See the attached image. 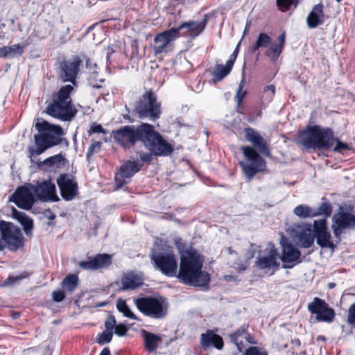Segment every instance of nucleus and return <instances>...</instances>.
<instances>
[{
    "mask_svg": "<svg viewBox=\"0 0 355 355\" xmlns=\"http://www.w3.org/2000/svg\"><path fill=\"white\" fill-rule=\"evenodd\" d=\"M249 324H244L234 332L229 334L230 341L234 343L241 352L247 343L254 345L257 341L248 331Z\"/></svg>",
    "mask_w": 355,
    "mask_h": 355,
    "instance_id": "obj_22",
    "label": "nucleus"
},
{
    "mask_svg": "<svg viewBox=\"0 0 355 355\" xmlns=\"http://www.w3.org/2000/svg\"><path fill=\"white\" fill-rule=\"evenodd\" d=\"M313 232L318 245L332 250L335 248L336 245L331 241V235L328 230L326 219L315 220L313 225Z\"/></svg>",
    "mask_w": 355,
    "mask_h": 355,
    "instance_id": "obj_18",
    "label": "nucleus"
},
{
    "mask_svg": "<svg viewBox=\"0 0 355 355\" xmlns=\"http://www.w3.org/2000/svg\"><path fill=\"white\" fill-rule=\"evenodd\" d=\"M275 94V87L273 85H266L263 88V94H262V101L263 104L265 103H269L271 102Z\"/></svg>",
    "mask_w": 355,
    "mask_h": 355,
    "instance_id": "obj_41",
    "label": "nucleus"
},
{
    "mask_svg": "<svg viewBox=\"0 0 355 355\" xmlns=\"http://www.w3.org/2000/svg\"><path fill=\"white\" fill-rule=\"evenodd\" d=\"M239 48H240V42H239V44L236 45L235 49L234 50L232 53L230 55L229 59L227 61V62H231V65H232V66H234V64L236 59L238 56Z\"/></svg>",
    "mask_w": 355,
    "mask_h": 355,
    "instance_id": "obj_52",
    "label": "nucleus"
},
{
    "mask_svg": "<svg viewBox=\"0 0 355 355\" xmlns=\"http://www.w3.org/2000/svg\"><path fill=\"white\" fill-rule=\"evenodd\" d=\"M13 216L23 226L24 230L28 234L33 228V221L25 213L13 209Z\"/></svg>",
    "mask_w": 355,
    "mask_h": 355,
    "instance_id": "obj_33",
    "label": "nucleus"
},
{
    "mask_svg": "<svg viewBox=\"0 0 355 355\" xmlns=\"http://www.w3.org/2000/svg\"><path fill=\"white\" fill-rule=\"evenodd\" d=\"M111 264L112 255L103 253L89 257L87 261H80L78 266L85 270H97L108 268Z\"/></svg>",
    "mask_w": 355,
    "mask_h": 355,
    "instance_id": "obj_23",
    "label": "nucleus"
},
{
    "mask_svg": "<svg viewBox=\"0 0 355 355\" xmlns=\"http://www.w3.org/2000/svg\"><path fill=\"white\" fill-rule=\"evenodd\" d=\"M114 141L125 149L133 148L140 142L148 152L138 151L140 161L148 165L153 162V157L170 156L174 148L155 129L154 125L141 123L137 126L127 125L112 132Z\"/></svg>",
    "mask_w": 355,
    "mask_h": 355,
    "instance_id": "obj_1",
    "label": "nucleus"
},
{
    "mask_svg": "<svg viewBox=\"0 0 355 355\" xmlns=\"http://www.w3.org/2000/svg\"><path fill=\"white\" fill-rule=\"evenodd\" d=\"M347 322L349 324H355V303L352 304L349 308Z\"/></svg>",
    "mask_w": 355,
    "mask_h": 355,
    "instance_id": "obj_51",
    "label": "nucleus"
},
{
    "mask_svg": "<svg viewBox=\"0 0 355 355\" xmlns=\"http://www.w3.org/2000/svg\"><path fill=\"white\" fill-rule=\"evenodd\" d=\"M99 355H111L110 349L108 347H104Z\"/></svg>",
    "mask_w": 355,
    "mask_h": 355,
    "instance_id": "obj_56",
    "label": "nucleus"
},
{
    "mask_svg": "<svg viewBox=\"0 0 355 355\" xmlns=\"http://www.w3.org/2000/svg\"><path fill=\"white\" fill-rule=\"evenodd\" d=\"M293 3V0H277V6L282 12L288 10Z\"/></svg>",
    "mask_w": 355,
    "mask_h": 355,
    "instance_id": "obj_47",
    "label": "nucleus"
},
{
    "mask_svg": "<svg viewBox=\"0 0 355 355\" xmlns=\"http://www.w3.org/2000/svg\"><path fill=\"white\" fill-rule=\"evenodd\" d=\"M61 197L66 201L72 200L78 194L76 178L69 173H62L57 178Z\"/></svg>",
    "mask_w": 355,
    "mask_h": 355,
    "instance_id": "obj_16",
    "label": "nucleus"
},
{
    "mask_svg": "<svg viewBox=\"0 0 355 355\" xmlns=\"http://www.w3.org/2000/svg\"><path fill=\"white\" fill-rule=\"evenodd\" d=\"M298 241L300 243L301 247L304 248H310L314 243V233L312 234L311 227L302 230L297 234Z\"/></svg>",
    "mask_w": 355,
    "mask_h": 355,
    "instance_id": "obj_32",
    "label": "nucleus"
},
{
    "mask_svg": "<svg viewBox=\"0 0 355 355\" xmlns=\"http://www.w3.org/2000/svg\"><path fill=\"white\" fill-rule=\"evenodd\" d=\"M297 140L306 149L328 150L334 144V131L331 128L308 125L297 132Z\"/></svg>",
    "mask_w": 355,
    "mask_h": 355,
    "instance_id": "obj_5",
    "label": "nucleus"
},
{
    "mask_svg": "<svg viewBox=\"0 0 355 355\" xmlns=\"http://www.w3.org/2000/svg\"><path fill=\"white\" fill-rule=\"evenodd\" d=\"M87 133L89 136H91L94 133H103L105 135L107 131L101 124L93 123L91 124L89 129L87 130Z\"/></svg>",
    "mask_w": 355,
    "mask_h": 355,
    "instance_id": "obj_45",
    "label": "nucleus"
},
{
    "mask_svg": "<svg viewBox=\"0 0 355 355\" xmlns=\"http://www.w3.org/2000/svg\"><path fill=\"white\" fill-rule=\"evenodd\" d=\"M0 235L6 248L17 251L24 246L25 239L21 229L11 222L0 220Z\"/></svg>",
    "mask_w": 355,
    "mask_h": 355,
    "instance_id": "obj_9",
    "label": "nucleus"
},
{
    "mask_svg": "<svg viewBox=\"0 0 355 355\" xmlns=\"http://www.w3.org/2000/svg\"><path fill=\"white\" fill-rule=\"evenodd\" d=\"M116 308L118 311L123 313V315L125 317L132 320L137 319L135 314L133 312H132V311L129 308V306L126 303L125 300H119L116 302Z\"/></svg>",
    "mask_w": 355,
    "mask_h": 355,
    "instance_id": "obj_38",
    "label": "nucleus"
},
{
    "mask_svg": "<svg viewBox=\"0 0 355 355\" xmlns=\"http://www.w3.org/2000/svg\"><path fill=\"white\" fill-rule=\"evenodd\" d=\"M334 286H335V284H334V283H330L329 284V288H334Z\"/></svg>",
    "mask_w": 355,
    "mask_h": 355,
    "instance_id": "obj_63",
    "label": "nucleus"
},
{
    "mask_svg": "<svg viewBox=\"0 0 355 355\" xmlns=\"http://www.w3.org/2000/svg\"><path fill=\"white\" fill-rule=\"evenodd\" d=\"M101 148V142L93 141L91 145L89 146L87 152V157H91L94 155V152L96 151V149L98 150H100Z\"/></svg>",
    "mask_w": 355,
    "mask_h": 355,
    "instance_id": "obj_48",
    "label": "nucleus"
},
{
    "mask_svg": "<svg viewBox=\"0 0 355 355\" xmlns=\"http://www.w3.org/2000/svg\"><path fill=\"white\" fill-rule=\"evenodd\" d=\"M209 19V15L205 14L201 21H189L183 22L178 27L175 28L177 31L178 37L180 35V31L186 30L182 33V36H189L195 38L198 36L205 28Z\"/></svg>",
    "mask_w": 355,
    "mask_h": 355,
    "instance_id": "obj_21",
    "label": "nucleus"
},
{
    "mask_svg": "<svg viewBox=\"0 0 355 355\" xmlns=\"http://www.w3.org/2000/svg\"><path fill=\"white\" fill-rule=\"evenodd\" d=\"M278 43L272 44L265 51V55L272 62L277 60L286 44V33H282L277 37Z\"/></svg>",
    "mask_w": 355,
    "mask_h": 355,
    "instance_id": "obj_28",
    "label": "nucleus"
},
{
    "mask_svg": "<svg viewBox=\"0 0 355 355\" xmlns=\"http://www.w3.org/2000/svg\"><path fill=\"white\" fill-rule=\"evenodd\" d=\"M114 319L112 320H105V330L102 333L98 334L97 336L96 343L98 345H103L112 341L114 334Z\"/></svg>",
    "mask_w": 355,
    "mask_h": 355,
    "instance_id": "obj_29",
    "label": "nucleus"
},
{
    "mask_svg": "<svg viewBox=\"0 0 355 355\" xmlns=\"http://www.w3.org/2000/svg\"><path fill=\"white\" fill-rule=\"evenodd\" d=\"M300 0H294V2H295V6H297V5L298 4Z\"/></svg>",
    "mask_w": 355,
    "mask_h": 355,
    "instance_id": "obj_64",
    "label": "nucleus"
},
{
    "mask_svg": "<svg viewBox=\"0 0 355 355\" xmlns=\"http://www.w3.org/2000/svg\"><path fill=\"white\" fill-rule=\"evenodd\" d=\"M92 87L98 89V88H101L102 86L100 85H98V84H95V85H92Z\"/></svg>",
    "mask_w": 355,
    "mask_h": 355,
    "instance_id": "obj_61",
    "label": "nucleus"
},
{
    "mask_svg": "<svg viewBox=\"0 0 355 355\" xmlns=\"http://www.w3.org/2000/svg\"><path fill=\"white\" fill-rule=\"evenodd\" d=\"M293 213L301 218H313V211L306 205H297L293 210Z\"/></svg>",
    "mask_w": 355,
    "mask_h": 355,
    "instance_id": "obj_37",
    "label": "nucleus"
},
{
    "mask_svg": "<svg viewBox=\"0 0 355 355\" xmlns=\"http://www.w3.org/2000/svg\"><path fill=\"white\" fill-rule=\"evenodd\" d=\"M245 85V78H243L239 84V88L234 97V100L239 106H242L243 99L248 94L247 90H243Z\"/></svg>",
    "mask_w": 355,
    "mask_h": 355,
    "instance_id": "obj_40",
    "label": "nucleus"
},
{
    "mask_svg": "<svg viewBox=\"0 0 355 355\" xmlns=\"http://www.w3.org/2000/svg\"><path fill=\"white\" fill-rule=\"evenodd\" d=\"M135 111L141 119L149 118L155 121L162 113L161 103L157 101L155 93L149 89L136 102Z\"/></svg>",
    "mask_w": 355,
    "mask_h": 355,
    "instance_id": "obj_8",
    "label": "nucleus"
},
{
    "mask_svg": "<svg viewBox=\"0 0 355 355\" xmlns=\"http://www.w3.org/2000/svg\"><path fill=\"white\" fill-rule=\"evenodd\" d=\"M203 260L193 250H186L180 255V268L176 277L182 283L195 286H205L210 282V275L202 271Z\"/></svg>",
    "mask_w": 355,
    "mask_h": 355,
    "instance_id": "obj_3",
    "label": "nucleus"
},
{
    "mask_svg": "<svg viewBox=\"0 0 355 355\" xmlns=\"http://www.w3.org/2000/svg\"><path fill=\"white\" fill-rule=\"evenodd\" d=\"M232 68L233 66L231 65V62H226L225 65L220 64H216L214 70L211 73L213 82L216 83L222 80L231 72Z\"/></svg>",
    "mask_w": 355,
    "mask_h": 355,
    "instance_id": "obj_31",
    "label": "nucleus"
},
{
    "mask_svg": "<svg viewBox=\"0 0 355 355\" xmlns=\"http://www.w3.org/2000/svg\"><path fill=\"white\" fill-rule=\"evenodd\" d=\"M200 347L204 351H206L211 347L221 350L224 346L223 338L211 329H208L206 333L200 335Z\"/></svg>",
    "mask_w": 355,
    "mask_h": 355,
    "instance_id": "obj_25",
    "label": "nucleus"
},
{
    "mask_svg": "<svg viewBox=\"0 0 355 355\" xmlns=\"http://www.w3.org/2000/svg\"><path fill=\"white\" fill-rule=\"evenodd\" d=\"M114 52V50L110 46H107V58L110 59L111 55Z\"/></svg>",
    "mask_w": 355,
    "mask_h": 355,
    "instance_id": "obj_58",
    "label": "nucleus"
},
{
    "mask_svg": "<svg viewBox=\"0 0 355 355\" xmlns=\"http://www.w3.org/2000/svg\"><path fill=\"white\" fill-rule=\"evenodd\" d=\"M35 199L42 202H58L60 200L56 194V187L51 180L37 182L35 185L30 184Z\"/></svg>",
    "mask_w": 355,
    "mask_h": 355,
    "instance_id": "obj_15",
    "label": "nucleus"
},
{
    "mask_svg": "<svg viewBox=\"0 0 355 355\" xmlns=\"http://www.w3.org/2000/svg\"><path fill=\"white\" fill-rule=\"evenodd\" d=\"M177 38H178V35L175 28L157 34L154 38V53L157 55L163 53L168 44Z\"/></svg>",
    "mask_w": 355,
    "mask_h": 355,
    "instance_id": "obj_24",
    "label": "nucleus"
},
{
    "mask_svg": "<svg viewBox=\"0 0 355 355\" xmlns=\"http://www.w3.org/2000/svg\"><path fill=\"white\" fill-rule=\"evenodd\" d=\"M35 127L38 134L34 136L35 148L29 150L31 156H38L47 149L61 144V136L64 135V131L60 125L43 121L37 123Z\"/></svg>",
    "mask_w": 355,
    "mask_h": 355,
    "instance_id": "obj_6",
    "label": "nucleus"
},
{
    "mask_svg": "<svg viewBox=\"0 0 355 355\" xmlns=\"http://www.w3.org/2000/svg\"><path fill=\"white\" fill-rule=\"evenodd\" d=\"M282 255L280 259L283 263V268H292L296 263L302 261L300 251L296 248L288 239L283 236L281 239Z\"/></svg>",
    "mask_w": 355,
    "mask_h": 355,
    "instance_id": "obj_17",
    "label": "nucleus"
},
{
    "mask_svg": "<svg viewBox=\"0 0 355 355\" xmlns=\"http://www.w3.org/2000/svg\"><path fill=\"white\" fill-rule=\"evenodd\" d=\"M8 55L12 53L21 55L24 52L23 46L19 44H14L10 46H7Z\"/></svg>",
    "mask_w": 355,
    "mask_h": 355,
    "instance_id": "obj_49",
    "label": "nucleus"
},
{
    "mask_svg": "<svg viewBox=\"0 0 355 355\" xmlns=\"http://www.w3.org/2000/svg\"><path fill=\"white\" fill-rule=\"evenodd\" d=\"M324 22V6L322 3L313 6L306 18L309 28H315Z\"/></svg>",
    "mask_w": 355,
    "mask_h": 355,
    "instance_id": "obj_27",
    "label": "nucleus"
},
{
    "mask_svg": "<svg viewBox=\"0 0 355 355\" xmlns=\"http://www.w3.org/2000/svg\"><path fill=\"white\" fill-rule=\"evenodd\" d=\"M257 41L262 48H266L271 43L272 38L266 33H260Z\"/></svg>",
    "mask_w": 355,
    "mask_h": 355,
    "instance_id": "obj_44",
    "label": "nucleus"
},
{
    "mask_svg": "<svg viewBox=\"0 0 355 355\" xmlns=\"http://www.w3.org/2000/svg\"><path fill=\"white\" fill-rule=\"evenodd\" d=\"M137 309L145 316L162 320L168 315V302L162 295H146L134 300Z\"/></svg>",
    "mask_w": 355,
    "mask_h": 355,
    "instance_id": "obj_7",
    "label": "nucleus"
},
{
    "mask_svg": "<svg viewBox=\"0 0 355 355\" xmlns=\"http://www.w3.org/2000/svg\"><path fill=\"white\" fill-rule=\"evenodd\" d=\"M155 268L167 277H175L178 272V261L173 251L157 252L151 256Z\"/></svg>",
    "mask_w": 355,
    "mask_h": 355,
    "instance_id": "obj_10",
    "label": "nucleus"
},
{
    "mask_svg": "<svg viewBox=\"0 0 355 355\" xmlns=\"http://www.w3.org/2000/svg\"><path fill=\"white\" fill-rule=\"evenodd\" d=\"M81 64L82 61L78 56L63 60L60 64V78L64 82L75 83Z\"/></svg>",
    "mask_w": 355,
    "mask_h": 355,
    "instance_id": "obj_19",
    "label": "nucleus"
},
{
    "mask_svg": "<svg viewBox=\"0 0 355 355\" xmlns=\"http://www.w3.org/2000/svg\"><path fill=\"white\" fill-rule=\"evenodd\" d=\"M141 335L146 351L148 352H155L158 347V343L161 341V337L146 330L141 331Z\"/></svg>",
    "mask_w": 355,
    "mask_h": 355,
    "instance_id": "obj_30",
    "label": "nucleus"
},
{
    "mask_svg": "<svg viewBox=\"0 0 355 355\" xmlns=\"http://www.w3.org/2000/svg\"><path fill=\"white\" fill-rule=\"evenodd\" d=\"M247 268V266L245 263H239L237 264V266L236 267V270L239 272H242L244 270H245Z\"/></svg>",
    "mask_w": 355,
    "mask_h": 355,
    "instance_id": "obj_55",
    "label": "nucleus"
},
{
    "mask_svg": "<svg viewBox=\"0 0 355 355\" xmlns=\"http://www.w3.org/2000/svg\"><path fill=\"white\" fill-rule=\"evenodd\" d=\"M242 355H268L266 350L257 346H250Z\"/></svg>",
    "mask_w": 355,
    "mask_h": 355,
    "instance_id": "obj_43",
    "label": "nucleus"
},
{
    "mask_svg": "<svg viewBox=\"0 0 355 355\" xmlns=\"http://www.w3.org/2000/svg\"><path fill=\"white\" fill-rule=\"evenodd\" d=\"M260 48H262L257 41H256L250 47V51L252 53H255Z\"/></svg>",
    "mask_w": 355,
    "mask_h": 355,
    "instance_id": "obj_54",
    "label": "nucleus"
},
{
    "mask_svg": "<svg viewBox=\"0 0 355 355\" xmlns=\"http://www.w3.org/2000/svg\"><path fill=\"white\" fill-rule=\"evenodd\" d=\"M52 297L53 301L56 302H60L63 301L65 298V291L63 290H57L53 292Z\"/></svg>",
    "mask_w": 355,
    "mask_h": 355,
    "instance_id": "obj_50",
    "label": "nucleus"
},
{
    "mask_svg": "<svg viewBox=\"0 0 355 355\" xmlns=\"http://www.w3.org/2000/svg\"><path fill=\"white\" fill-rule=\"evenodd\" d=\"M331 228L337 242H340L344 230L355 229V214L349 211H338L332 217Z\"/></svg>",
    "mask_w": 355,
    "mask_h": 355,
    "instance_id": "obj_12",
    "label": "nucleus"
},
{
    "mask_svg": "<svg viewBox=\"0 0 355 355\" xmlns=\"http://www.w3.org/2000/svg\"><path fill=\"white\" fill-rule=\"evenodd\" d=\"M322 200L325 201L322 202L317 210L313 211V216L314 217L322 216L324 217V219L327 220L332 214V206L324 198Z\"/></svg>",
    "mask_w": 355,
    "mask_h": 355,
    "instance_id": "obj_35",
    "label": "nucleus"
},
{
    "mask_svg": "<svg viewBox=\"0 0 355 355\" xmlns=\"http://www.w3.org/2000/svg\"><path fill=\"white\" fill-rule=\"evenodd\" d=\"M73 90V86L65 85L53 92L46 107V114L62 121H71L78 112L71 96Z\"/></svg>",
    "mask_w": 355,
    "mask_h": 355,
    "instance_id": "obj_4",
    "label": "nucleus"
},
{
    "mask_svg": "<svg viewBox=\"0 0 355 355\" xmlns=\"http://www.w3.org/2000/svg\"><path fill=\"white\" fill-rule=\"evenodd\" d=\"M10 200L19 208L29 210L33 206L36 199L31 187L21 186L15 190Z\"/></svg>",
    "mask_w": 355,
    "mask_h": 355,
    "instance_id": "obj_20",
    "label": "nucleus"
},
{
    "mask_svg": "<svg viewBox=\"0 0 355 355\" xmlns=\"http://www.w3.org/2000/svg\"><path fill=\"white\" fill-rule=\"evenodd\" d=\"M30 276L29 272L24 271L19 275H9L4 281V285L6 286H13L17 282L22 280L23 279L27 278Z\"/></svg>",
    "mask_w": 355,
    "mask_h": 355,
    "instance_id": "obj_42",
    "label": "nucleus"
},
{
    "mask_svg": "<svg viewBox=\"0 0 355 355\" xmlns=\"http://www.w3.org/2000/svg\"><path fill=\"white\" fill-rule=\"evenodd\" d=\"M336 141V146L334 148V151L341 153L343 150H349L350 148L349 145L346 143H344L340 141L338 138L334 136V142Z\"/></svg>",
    "mask_w": 355,
    "mask_h": 355,
    "instance_id": "obj_46",
    "label": "nucleus"
},
{
    "mask_svg": "<svg viewBox=\"0 0 355 355\" xmlns=\"http://www.w3.org/2000/svg\"><path fill=\"white\" fill-rule=\"evenodd\" d=\"M6 248V245L3 244V241L0 239V251H3Z\"/></svg>",
    "mask_w": 355,
    "mask_h": 355,
    "instance_id": "obj_59",
    "label": "nucleus"
},
{
    "mask_svg": "<svg viewBox=\"0 0 355 355\" xmlns=\"http://www.w3.org/2000/svg\"><path fill=\"white\" fill-rule=\"evenodd\" d=\"M318 340H325V337L323 336H319L317 338Z\"/></svg>",
    "mask_w": 355,
    "mask_h": 355,
    "instance_id": "obj_62",
    "label": "nucleus"
},
{
    "mask_svg": "<svg viewBox=\"0 0 355 355\" xmlns=\"http://www.w3.org/2000/svg\"><path fill=\"white\" fill-rule=\"evenodd\" d=\"M78 283L79 278L77 274H68L62 279L61 286L65 291L72 293L78 287Z\"/></svg>",
    "mask_w": 355,
    "mask_h": 355,
    "instance_id": "obj_34",
    "label": "nucleus"
},
{
    "mask_svg": "<svg viewBox=\"0 0 355 355\" xmlns=\"http://www.w3.org/2000/svg\"><path fill=\"white\" fill-rule=\"evenodd\" d=\"M241 109H243V105L242 106H239L238 104L236 103V110H237V112L239 113H243L242 111H241L240 110Z\"/></svg>",
    "mask_w": 355,
    "mask_h": 355,
    "instance_id": "obj_60",
    "label": "nucleus"
},
{
    "mask_svg": "<svg viewBox=\"0 0 355 355\" xmlns=\"http://www.w3.org/2000/svg\"><path fill=\"white\" fill-rule=\"evenodd\" d=\"M308 311L315 315L318 322L331 323L334 320L336 312L324 300L315 297L307 306Z\"/></svg>",
    "mask_w": 355,
    "mask_h": 355,
    "instance_id": "obj_14",
    "label": "nucleus"
},
{
    "mask_svg": "<svg viewBox=\"0 0 355 355\" xmlns=\"http://www.w3.org/2000/svg\"><path fill=\"white\" fill-rule=\"evenodd\" d=\"M143 284V279L133 272L124 273L121 278V289L122 291H133Z\"/></svg>",
    "mask_w": 355,
    "mask_h": 355,
    "instance_id": "obj_26",
    "label": "nucleus"
},
{
    "mask_svg": "<svg viewBox=\"0 0 355 355\" xmlns=\"http://www.w3.org/2000/svg\"><path fill=\"white\" fill-rule=\"evenodd\" d=\"M245 139L252 144L243 146L240 150L242 151L245 161H241L239 166L245 177L251 180L258 173L266 171L267 164L266 160L260 153L266 157L270 156V150L268 141L254 128L247 127L244 128Z\"/></svg>",
    "mask_w": 355,
    "mask_h": 355,
    "instance_id": "obj_2",
    "label": "nucleus"
},
{
    "mask_svg": "<svg viewBox=\"0 0 355 355\" xmlns=\"http://www.w3.org/2000/svg\"><path fill=\"white\" fill-rule=\"evenodd\" d=\"M64 157L61 153L51 156L42 162L38 163L39 166L46 165L49 167L53 166L57 164H60L64 161Z\"/></svg>",
    "mask_w": 355,
    "mask_h": 355,
    "instance_id": "obj_39",
    "label": "nucleus"
},
{
    "mask_svg": "<svg viewBox=\"0 0 355 355\" xmlns=\"http://www.w3.org/2000/svg\"><path fill=\"white\" fill-rule=\"evenodd\" d=\"M143 167V164L138 161H125L115 173V190H119L128 184L130 180Z\"/></svg>",
    "mask_w": 355,
    "mask_h": 355,
    "instance_id": "obj_11",
    "label": "nucleus"
},
{
    "mask_svg": "<svg viewBox=\"0 0 355 355\" xmlns=\"http://www.w3.org/2000/svg\"><path fill=\"white\" fill-rule=\"evenodd\" d=\"M264 254L259 256L255 261L256 266L260 270H267L270 275H272L279 268L277 261L278 251L274 244L270 243L263 250Z\"/></svg>",
    "mask_w": 355,
    "mask_h": 355,
    "instance_id": "obj_13",
    "label": "nucleus"
},
{
    "mask_svg": "<svg viewBox=\"0 0 355 355\" xmlns=\"http://www.w3.org/2000/svg\"><path fill=\"white\" fill-rule=\"evenodd\" d=\"M7 46L0 48V58H6L8 55Z\"/></svg>",
    "mask_w": 355,
    "mask_h": 355,
    "instance_id": "obj_53",
    "label": "nucleus"
},
{
    "mask_svg": "<svg viewBox=\"0 0 355 355\" xmlns=\"http://www.w3.org/2000/svg\"><path fill=\"white\" fill-rule=\"evenodd\" d=\"M114 319V330L113 332L119 337L125 336L128 331V327L123 323L116 324V320L114 315L110 313L105 320H113Z\"/></svg>",
    "mask_w": 355,
    "mask_h": 355,
    "instance_id": "obj_36",
    "label": "nucleus"
},
{
    "mask_svg": "<svg viewBox=\"0 0 355 355\" xmlns=\"http://www.w3.org/2000/svg\"><path fill=\"white\" fill-rule=\"evenodd\" d=\"M224 278L226 281H235L236 279V277L234 275H225Z\"/></svg>",
    "mask_w": 355,
    "mask_h": 355,
    "instance_id": "obj_57",
    "label": "nucleus"
}]
</instances>
